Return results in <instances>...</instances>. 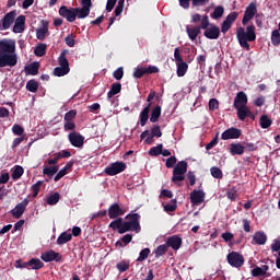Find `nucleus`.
<instances>
[{"label":"nucleus","instance_id":"1","mask_svg":"<svg viewBox=\"0 0 280 280\" xmlns=\"http://www.w3.org/2000/svg\"><path fill=\"white\" fill-rule=\"evenodd\" d=\"M19 55H16V40L12 38L0 39V69L16 67Z\"/></svg>","mask_w":280,"mask_h":280},{"label":"nucleus","instance_id":"2","mask_svg":"<svg viewBox=\"0 0 280 280\" xmlns=\"http://www.w3.org/2000/svg\"><path fill=\"white\" fill-rule=\"evenodd\" d=\"M236 38L240 46L246 51H250V44L257 40V33H255V25H249L246 30L242 26L236 28Z\"/></svg>","mask_w":280,"mask_h":280},{"label":"nucleus","instance_id":"3","mask_svg":"<svg viewBox=\"0 0 280 280\" xmlns=\"http://www.w3.org/2000/svg\"><path fill=\"white\" fill-rule=\"evenodd\" d=\"M191 23H200L199 26L186 27L188 38H190L191 40H196L201 30H207V27H209L210 25L209 15L207 14L200 15L199 13H195L191 15Z\"/></svg>","mask_w":280,"mask_h":280},{"label":"nucleus","instance_id":"4","mask_svg":"<svg viewBox=\"0 0 280 280\" xmlns=\"http://www.w3.org/2000/svg\"><path fill=\"white\" fill-rule=\"evenodd\" d=\"M58 62L60 67L54 69V75L57 78H62V75H67L71 69L69 68V59H67V51H62L58 58Z\"/></svg>","mask_w":280,"mask_h":280},{"label":"nucleus","instance_id":"5","mask_svg":"<svg viewBox=\"0 0 280 280\" xmlns=\"http://www.w3.org/2000/svg\"><path fill=\"white\" fill-rule=\"evenodd\" d=\"M186 173L187 163L185 161H179L173 170L172 183H180L185 180Z\"/></svg>","mask_w":280,"mask_h":280},{"label":"nucleus","instance_id":"6","mask_svg":"<svg viewBox=\"0 0 280 280\" xmlns=\"http://www.w3.org/2000/svg\"><path fill=\"white\" fill-rule=\"evenodd\" d=\"M126 162H114L109 166L105 167L104 172L107 176H117V174H121V172H126Z\"/></svg>","mask_w":280,"mask_h":280},{"label":"nucleus","instance_id":"7","mask_svg":"<svg viewBox=\"0 0 280 280\" xmlns=\"http://www.w3.org/2000/svg\"><path fill=\"white\" fill-rule=\"evenodd\" d=\"M228 264L232 266V268H242L244 266V256L237 252H231L226 256Z\"/></svg>","mask_w":280,"mask_h":280},{"label":"nucleus","instance_id":"8","mask_svg":"<svg viewBox=\"0 0 280 280\" xmlns=\"http://www.w3.org/2000/svg\"><path fill=\"white\" fill-rule=\"evenodd\" d=\"M16 20V10L10 11L4 14L3 19L0 20V30H10Z\"/></svg>","mask_w":280,"mask_h":280},{"label":"nucleus","instance_id":"9","mask_svg":"<svg viewBox=\"0 0 280 280\" xmlns=\"http://www.w3.org/2000/svg\"><path fill=\"white\" fill-rule=\"evenodd\" d=\"M27 205H30V199L25 198L22 202L18 203L14 209L10 210V213L15 220H20L25 213L27 209Z\"/></svg>","mask_w":280,"mask_h":280},{"label":"nucleus","instance_id":"10","mask_svg":"<svg viewBox=\"0 0 280 280\" xmlns=\"http://www.w3.org/2000/svg\"><path fill=\"white\" fill-rule=\"evenodd\" d=\"M237 16H240V13L234 11L225 18V20L221 24L222 34H226V32H229V30L233 26V23L237 21Z\"/></svg>","mask_w":280,"mask_h":280},{"label":"nucleus","instance_id":"11","mask_svg":"<svg viewBox=\"0 0 280 280\" xmlns=\"http://www.w3.org/2000/svg\"><path fill=\"white\" fill-rule=\"evenodd\" d=\"M68 141H70L73 148H84V136H82L80 132H70L68 135Z\"/></svg>","mask_w":280,"mask_h":280},{"label":"nucleus","instance_id":"12","mask_svg":"<svg viewBox=\"0 0 280 280\" xmlns=\"http://www.w3.org/2000/svg\"><path fill=\"white\" fill-rule=\"evenodd\" d=\"M257 14V4L254 2L249 3V5L245 9V13L242 20V25H248V21L253 20Z\"/></svg>","mask_w":280,"mask_h":280},{"label":"nucleus","instance_id":"13","mask_svg":"<svg viewBox=\"0 0 280 280\" xmlns=\"http://www.w3.org/2000/svg\"><path fill=\"white\" fill-rule=\"evenodd\" d=\"M59 14L62 19H66L68 23H73L75 21V8H67V5H62L59 8Z\"/></svg>","mask_w":280,"mask_h":280},{"label":"nucleus","instance_id":"14","mask_svg":"<svg viewBox=\"0 0 280 280\" xmlns=\"http://www.w3.org/2000/svg\"><path fill=\"white\" fill-rule=\"evenodd\" d=\"M242 137V129L232 127L222 132L221 139L229 141V139H240Z\"/></svg>","mask_w":280,"mask_h":280},{"label":"nucleus","instance_id":"15","mask_svg":"<svg viewBox=\"0 0 280 280\" xmlns=\"http://www.w3.org/2000/svg\"><path fill=\"white\" fill-rule=\"evenodd\" d=\"M40 259L46 264H49V261H60V259H62V256L60 255V253H56L54 249H50L42 254Z\"/></svg>","mask_w":280,"mask_h":280},{"label":"nucleus","instance_id":"16","mask_svg":"<svg viewBox=\"0 0 280 280\" xmlns=\"http://www.w3.org/2000/svg\"><path fill=\"white\" fill-rule=\"evenodd\" d=\"M205 196H207V194L203 192V190H192L190 192V202L191 205L198 206V205H202L205 202Z\"/></svg>","mask_w":280,"mask_h":280},{"label":"nucleus","instance_id":"17","mask_svg":"<svg viewBox=\"0 0 280 280\" xmlns=\"http://www.w3.org/2000/svg\"><path fill=\"white\" fill-rule=\"evenodd\" d=\"M248 95L245 92H237L236 96L234 97L233 106L234 108H240L243 106H248Z\"/></svg>","mask_w":280,"mask_h":280},{"label":"nucleus","instance_id":"18","mask_svg":"<svg viewBox=\"0 0 280 280\" xmlns=\"http://www.w3.org/2000/svg\"><path fill=\"white\" fill-rule=\"evenodd\" d=\"M49 34V22L47 20H42V27L36 30V38L38 40H44Z\"/></svg>","mask_w":280,"mask_h":280},{"label":"nucleus","instance_id":"19","mask_svg":"<svg viewBox=\"0 0 280 280\" xmlns=\"http://www.w3.org/2000/svg\"><path fill=\"white\" fill-rule=\"evenodd\" d=\"M25 32V15H19L14 20L13 33L23 34Z\"/></svg>","mask_w":280,"mask_h":280},{"label":"nucleus","instance_id":"20","mask_svg":"<svg viewBox=\"0 0 280 280\" xmlns=\"http://www.w3.org/2000/svg\"><path fill=\"white\" fill-rule=\"evenodd\" d=\"M124 210L119 207V203H113L108 208V217L110 220H117L119 217L124 215Z\"/></svg>","mask_w":280,"mask_h":280},{"label":"nucleus","instance_id":"21","mask_svg":"<svg viewBox=\"0 0 280 280\" xmlns=\"http://www.w3.org/2000/svg\"><path fill=\"white\" fill-rule=\"evenodd\" d=\"M166 246L173 248V250H178L183 246V238L178 235L170 236L166 240Z\"/></svg>","mask_w":280,"mask_h":280},{"label":"nucleus","instance_id":"22","mask_svg":"<svg viewBox=\"0 0 280 280\" xmlns=\"http://www.w3.org/2000/svg\"><path fill=\"white\" fill-rule=\"evenodd\" d=\"M202 30H206L203 36L209 38V40H218V38H220V27L211 26Z\"/></svg>","mask_w":280,"mask_h":280},{"label":"nucleus","instance_id":"23","mask_svg":"<svg viewBox=\"0 0 280 280\" xmlns=\"http://www.w3.org/2000/svg\"><path fill=\"white\" fill-rule=\"evenodd\" d=\"M244 152H246V147H244L242 142L230 144V154H232V156H242Z\"/></svg>","mask_w":280,"mask_h":280},{"label":"nucleus","instance_id":"24","mask_svg":"<svg viewBox=\"0 0 280 280\" xmlns=\"http://www.w3.org/2000/svg\"><path fill=\"white\" fill-rule=\"evenodd\" d=\"M128 231H135L136 233H141V228L137 226L136 224L131 223L130 221H122V228L120 229V235L124 233H128Z\"/></svg>","mask_w":280,"mask_h":280},{"label":"nucleus","instance_id":"25","mask_svg":"<svg viewBox=\"0 0 280 280\" xmlns=\"http://www.w3.org/2000/svg\"><path fill=\"white\" fill-rule=\"evenodd\" d=\"M235 109L240 121H246L248 115H250V108H248V105H245L243 107H236Z\"/></svg>","mask_w":280,"mask_h":280},{"label":"nucleus","instance_id":"26","mask_svg":"<svg viewBox=\"0 0 280 280\" xmlns=\"http://www.w3.org/2000/svg\"><path fill=\"white\" fill-rule=\"evenodd\" d=\"M152 107V103H149L140 113V126H145L148 124V119H150V108Z\"/></svg>","mask_w":280,"mask_h":280},{"label":"nucleus","instance_id":"27","mask_svg":"<svg viewBox=\"0 0 280 280\" xmlns=\"http://www.w3.org/2000/svg\"><path fill=\"white\" fill-rule=\"evenodd\" d=\"M38 69H40V63L33 62L24 68L26 75H38Z\"/></svg>","mask_w":280,"mask_h":280},{"label":"nucleus","instance_id":"28","mask_svg":"<svg viewBox=\"0 0 280 280\" xmlns=\"http://www.w3.org/2000/svg\"><path fill=\"white\" fill-rule=\"evenodd\" d=\"M253 242L258 244V246H264V244L268 242V236H266V233L264 232H256L253 236Z\"/></svg>","mask_w":280,"mask_h":280},{"label":"nucleus","instance_id":"29","mask_svg":"<svg viewBox=\"0 0 280 280\" xmlns=\"http://www.w3.org/2000/svg\"><path fill=\"white\" fill-rule=\"evenodd\" d=\"M73 240V235L71 233L62 232L58 238H57V244L58 246H62L63 244H67Z\"/></svg>","mask_w":280,"mask_h":280},{"label":"nucleus","instance_id":"30","mask_svg":"<svg viewBox=\"0 0 280 280\" xmlns=\"http://www.w3.org/2000/svg\"><path fill=\"white\" fill-rule=\"evenodd\" d=\"M34 54L38 58H43V56H45L47 54V44H45V43L37 44L35 46Z\"/></svg>","mask_w":280,"mask_h":280},{"label":"nucleus","instance_id":"31","mask_svg":"<svg viewBox=\"0 0 280 280\" xmlns=\"http://www.w3.org/2000/svg\"><path fill=\"white\" fill-rule=\"evenodd\" d=\"M75 19H86L91 14L90 9H85L84 7L74 8Z\"/></svg>","mask_w":280,"mask_h":280},{"label":"nucleus","instance_id":"32","mask_svg":"<svg viewBox=\"0 0 280 280\" xmlns=\"http://www.w3.org/2000/svg\"><path fill=\"white\" fill-rule=\"evenodd\" d=\"M28 266L31 267L32 270H40V268L45 267V262H43L38 258H31L28 260Z\"/></svg>","mask_w":280,"mask_h":280},{"label":"nucleus","instance_id":"33","mask_svg":"<svg viewBox=\"0 0 280 280\" xmlns=\"http://www.w3.org/2000/svg\"><path fill=\"white\" fill-rule=\"evenodd\" d=\"M177 65V78L185 77V73H187V69H189V65L185 61H179Z\"/></svg>","mask_w":280,"mask_h":280},{"label":"nucleus","instance_id":"34","mask_svg":"<svg viewBox=\"0 0 280 280\" xmlns=\"http://www.w3.org/2000/svg\"><path fill=\"white\" fill-rule=\"evenodd\" d=\"M125 220H128V222H131V224L141 228V224L139 223L141 215L139 213H129L125 217Z\"/></svg>","mask_w":280,"mask_h":280},{"label":"nucleus","instance_id":"35","mask_svg":"<svg viewBox=\"0 0 280 280\" xmlns=\"http://www.w3.org/2000/svg\"><path fill=\"white\" fill-rule=\"evenodd\" d=\"M109 229H113V231H118L120 234L121 229H124V219L118 218L109 223Z\"/></svg>","mask_w":280,"mask_h":280},{"label":"nucleus","instance_id":"36","mask_svg":"<svg viewBox=\"0 0 280 280\" xmlns=\"http://www.w3.org/2000/svg\"><path fill=\"white\" fill-rule=\"evenodd\" d=\"M259 124H260V128L266 130L270 128V126H272V119H270L268 115L264 114L260 116Z\"/></svg>","mask_w":280,"mask_h":280},{"label":"nucleus","instance_id":"37","mask_svg":"<svg viewBox=\"0 0 280 280\" xmlns=\"http://www.w3.org/2000/svg\"><path fill=\"white\" fill-rule=\"evenodd\" d=\"M160 117H161V105H156L151 112V117H150L151 124H156Z\"/></svg>","mask_w":280,"mask_h":280},{"label":"nucleus","instance_id":"38","mask_svg":"<svg viewBox=\"0 0 280 280\" xmlns=\"http://www.w3.org/2000/svg\"><path fill=\"white\" fill-rule=\"evenodd\" d=\"M60 167L58 165L55 166H45L43 170V174H45L46 176H48V178H51L52 176H55L56 174H58V170Z\"/></svg>","mask_w":280,"mask_h":280},{"label":"nucleus","instance_id":"39","mask_svg":"<svg viewBox=\"0 0 280 280\" xmlns=\"http://www.w3.org/2000/svg\"><path fill=\"white\" fill-rule=\"evenodd\" d=\"M119 93H121V83H113L109 92L107 93V97L110 100V97H114V95Z\"/></svg>","mask_w":280,"mask_h":280},{"label":"nucleus","instance_id":"40","mask_svg":"<svg viewBox=\"0 0 280 280\" xmlns=\"http://www.w3.org/2000/svg\"><path fill=\"white\" fill-rule=\"evenodd\" d=\"M167 244L159 245L156 249L153 252L155 255V259L163 257L167 253Z\"/></svg>","mask_w":280,"mask_h":280},{"label":"nucleus","instance_id":"41","mask_svg":"<svg viewBox=\"0 0 280 280\" xmlns=\"http://www.w3.org/2000/svg\"><path fill=\"white\" fill-rule=\"evenodd\" d=\"M211 19L218 20L224 16V7L219 5L214 8V11L211 13Z\"/></svg>","mask_w":280,"mask_h":280},{"label":"nucleus","instance_id":"42","mask_svg":"<svg viewBox=\"0 0 280 280\" xmlns=\"http://www.w3.org/2000/svg\"><path fill=\"white\" fill-rule=\"evenodd\" d=\"M210 174L212 176V178H217V179H222L224 174L222 173V170H220V167L218 166H212L210 168Z\"/></svg>","mask_w":280,"mask_h":280},{"label":"nucleus","instance_id":"43","mask_svg":"<svg viewBox=\"0 0 280 280\" xmlns=\"http://www.w3.org/2000/svg\"><path fill=\"white\" fill-rule=\"evenodd\" d=\"M46 202H47V205H50V207H54V205H58V202H60V194L55 192V194L50 195L47 198Z\"/></svg>","mask_w":280,"mask_h":280},{"label":"nucleus","instance_id":"44","mask_svg":"<svg viewBox=\"0 0 280 280\" xmlns=\"http://www.w3.org/2000/svg\"><path fill=\"white\" fill-rule=\"evenodd\" d=\"M116 268L118 270V272H126L127 270H130V262L126 261V260H121L119 262L116 264Z\"/></svg>","mask_w":280,"mask_h":280},{"label":"nucleus","instance_id":"45","mask_svg":"<svg viewBox=\"0 0 280 280\" xmlns=\"http://www.w3.org/2000/svg\"><path fill=\"white\" fill-rule=\"evenodd\" d=\"M161 152H163V144H158L149 150V156H161Z\"/></svg>","mask_w":280,"mask_h":280},{"label":"nucleus","instance_id":"46","mask_svg":"<svg viewBox=\"0 0 280 280\" xmlns=\"http://www.w3.org/2000/svg\"><path fill=\"white\" fill-rule=\"evenodd\" d=\"M26 91H30L31 93H36V91H38V82L36 80H30L26 83Z\"/></svg>","mask_w":280,"mask_h":280},{"label":"nucleus","instance_id":"47","mask_svg":"<svg viewBox=\"0 0 280 280\" xmlns=\"http://www.w3.org/2000/svg\"><path fill=\"white\" fill-rule=\"evenodd\" d=\"M151 136L155 137L156 139H161V137H163V131H161V126L153 125L151 128Z\"/></svg>","mask_w":280,"mask_h":280},{"label":"nucleus","instance_id":"48","mask_svg":"<svg viewBox=\"0 0 280 280\" xmlns=\"http://www.w3.org/2000/svg\"><path fill=\"white\" fill-rule=\"evenodd\" d=\"M23 166H15L14 171L12 172L11 176L13 180H19L21 176H23Z\"/></svg>","mask_w":280,"mask_h":280},{"label":"nucleus","instance_id":"49","mask_svg":"<svg viewBox=\"0 0 280 280\" xmlns=\"http://www.w3.org/2000/svg\"><path fill=\"white\" fill-rule=\"evenodd\" d=\"M125 4H126V0H118V3L114 11L115 16H121V13L124 12Z\"/></svg>","mask_w":280,"mask_h":280},{"label":"nucleus","instance_id":"50","mask_svg":"<svg viewBox=\"0 0 280 280\" xmlns=\"http://www.w3.org/2000/svg\"><path fill=\"white\" fill-rule=\"evenodd\" d=\"M271 43L275 45V47L280 45V33L279 30H275L271 33Z\"/></svg>","mask_w":280,"mask_h":280},{"label":"nucleus","instance_id":"51","mask_svg":"<svg viewBox=\"0 0 280 280\" xmlns=\"http://www.w3.org/2000/svg\"><path fill=\"white\" fill-rule=\"evenodd\" d=\"M150 253H151L150 248L142 249L136 261H139V262L145 261V259H148V257L150 256Z\"/></svg>","mask_w":280,"mask_h":280},{"label":"nucleus","instance_id":"52","mask_svg":"<svg viewBox=\"0 0 280 280\" xmlns=\"http://www.w3.org/2000/svg\"><path fill=\"white\" fill-rule=\"evenodd\" d=\"M40 187H43V180H38L32 186V191H33V198L38 197V192L40 191Z\"/></svg>","mask_w":280,"mask_h":280},{"label":"nucleus","instance_id":"53","mask_svg":"<svg viewBox=\"0 0 280 280\" xmlns=\"http://www.w3.org/2000/svg\"><path fill=\"white\" fill-rule=\"evenodd\" d=\"M208 106L209 110H218V108H220V101H218V98H210Z\"/></svg>","mask_w":280,"mask_h":280},{"label":"nucleus","instance_id":"54","mask_svg":"<svg viewBox=\"0 0 280 280\" xmlns=\"http://www.w3.org/2000/svg\"><path fill=\"white\" fill-rule=\"evenodd\" d=\"M77 115H78V112L75 109H71L65 114L63 121H73Z\"/></svg>","mask_w":280,"mask_h":280},{"label":"nucleus","instance_id":"55","mask_svg":"<svg viewBox=\"0 0 280 280\" xmlns=\"http://www.w3.org/2000/svg\"><path fill=\"white\" fill-rule=\"evenodd\" d=\"M226 196H228L229 200H237V188L232 187V188L228 189Z\"/></svg>","mask_w":280,"mask_h":280},{"label":"nucleus","instance_id":"56","mask_svg":"<svg viewBox=\"0 0 280 280\" xmlns=\"http://www.w3.org/2000/svg\"><path fill=\"white\" fill-rule=\"evenodd\" d=\"M176 199L172 200V203H166L164 206V211H166V213H172L174 211H176Z\"/></svg>","mask_w":280,"mask_h":280},{"label":"nucleus","instance_id":"57","mask_svg":"<svg viewBox=\"0 0 280 280\" xmlns=\"http://www.w3.org/2000/svg\"><path fill=\"white\" fill-rule=\"evenodd\" d=\"M65 43L66 45H68V47H75V37L73 36V34L67 35L65 38Z\"/></svg>","mask_w":280,"mask_h":280},{"label":"nucleus","instance_id":"58","mask_svg":"<svg viewBox=\"0 0 280 280\" xmlns=\"http://www.w3.org/2000/svg\"><path fill=\"white\" fill-rule=\"evenodd\" d=\"M13 135H16L18 137H21L23 132H25V129L21 127V125H13L12 127Z\"/></svg>","mask_w":280,"mask_h":280},{"label":"nucleus","instance_id":"59","mask_svg":"<svg viewBox=\"0 0 280 280\" xmlns=\"http://www.w3.org/2000/svg\"><path fill=\"white\" fill-rule=\"evenodd\" d=\"M63 130L68 132V130H75V122L73 120H65Z\"/></svg>","mask_w":280,"mask_h":280},{"label":"nucleus","instance_id":"60","mask_svg":"<svg viewBox=\"0 0 280 280\" xmlns=\"http://www.w3.org/2000/svg\"><path fill=\"white\" fill-rule=\"evenodd\" d=\"M187 179L189 180L190 187H194V185H196V173H194V171H189L187 173Z\"/></svg>","mask_w":280,"mask_h":280},{"label":"nucleus","instance_id":"61","mask_svg":"<svg viewBox=\"0 0 280 280\" xmlns=\"http://www.w3.org/2000/svg\"><path fill=\"white\" fill-rule=\"evenodd\" d=\"M252 277H266L261 267H255L252 269Z\"/></svg>","mask_w":280,"mask_h":280},{"label":"nucleus","instance_id":"62","mask_svg":"<svg viewBox=\"0 0 280 280\" xmlns=\"http://www.w3.org/2000/svg\"><path fill=\"white\" fill-rule=\"evenodd\" d=\"M145 75V68H138L133 71V78H137L138 80L143 78Z\"/></svg>","mask_w":280,"mask_h":280},{"label":"nucleus","instance_id":"63","mask_svg":"<svg viewBox=\"0 0 280 280\" xmlns=\"http://www.w3.org/2000/svg\"><path fill=\"white\" fill-rule=\"evenodd\" d=\"M176 161H177L176 156L172 155L171 158H168L166 160L165 166L170 170V168L174 167V165H176Z\"/></svg>","mask_w":280,"mask_h":280},{"label":"nucleus","instance_id":"64","mask_svg":"<svg viewBox=\"0 0 280 280\" xmlns=\"http://www.w3.org/2000/svg\"><path fill=\"white\" fill-rule=\"evenodd\" d=\"M115 80H121L124 78V68H118L113 73Z\"/></svg>","mask_w":280,"mask_h":280}]
</instances>
